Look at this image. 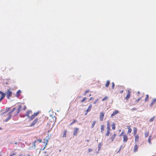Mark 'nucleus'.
Returning <instances> with one entry per match:
<instances>
[{"mask_svg":"<svg viewBox=\"0 0 156 156\" xmlns=\"http://www.w3.org/2000/svg\"><path fill=\"white\" fill-rule=\"evenodd\" d=\"M109 84H110V81L109 80H107V81L106 83L105 84V86L107 87H108L109 85Z\"/></svg>","mask_w":156,"mask_h":156,"instance_id":"bb28decb","label":"nucleus"},{"mask_svg":"<svg viewBox=\"0 0 156 156\" xmlns=\"http://www.w3.org/2000/svg\"><path fill=\"white\" fill-rule=\"evenodd\" d=\"M22 155V154H21L19 156H21Z\"/></svg>","mask_w":156,"mask_h":156,"instance_id":"3c124183","label":"nucleus"},{"mask_svg":"<svg viewBox=\"0 0 156 156\" xmlns=\"http://www.w3.org/2000/svg\"><path fill=\"white\" fill-rule=\"evenodd\" d=\"M141 99V97H140L139 98H138L137 100H136L135 101V102H136V103H138V102H139V101H140V100Z\"/></svg>","mask_w":156,"mask_h":156,"instance_id":"4c0bfd02","label":"nucleus"},{"mask_svg":"<svg viewBox=\"0 0 156 156\" xmlns=\"http://www.w3.org/2000/svg\"><path fill=\"white\" fill-rule=\"evenodd\" d=\"M91 94H89V96H91Z\"/></svg>","mask_w":156,"mask_h":156,"instance_id":"6e6d98bb","label":"nucleus"},{"mask_svg":"<svg viewBox=\"0 0 156 156\" xmlns=\"http://www.w3.org/2000/svg\"><path fill=\"white\" fill-rule=\"evenodd\" d=\"M92 149H91L89 148L88 149V152H90L92 151Z\"/></svg>","mask_w":156,"mask_h":156,"instance_id":"37998d69","label":"nucleus"},{"mask_svg":"<svg viewBox=\"0 0 156 156\" xmlns=\"http://www.w3.org/2000/svg\"><path fill=\"white\" fill-rule=\"evenodd\" d=\"M115 87V84L113 82H112V88L113 89Z\"/></svg>","mask_w":156,"mask_h":156,"instance_id":"58836bf2","label":"nucleus"},{"mask_svg":"<svg viewBox=\"0 0 156 156\" xmlns=\"http://www.w3.org/2000/svg\"><path fill=\"white\" fill-rule=\"evenodd\" d=\"M131 96V92L129 90H128L127 94L125 99L126 101L128 100L130 98Z\"/></svg>","mask_w":156,"mask_h":156,"instance_id":"6e6552de","label":"nucleus"},{"mask_svg":"<svg viewBox=\"0 0 156 156\" xmlns=\"http://www.w3.org/2000/svg\"><path fill=\"white\" fill-rule=\"evenodd\" d=\"M14 144H17V142H15V143H14Z\"/></svg>","mask_w":156,"mask_h":156,"instance_id":"4d7b16f0","label":"nucleus"},{"mask_svg":"<svg viewBox=\"0 0 156 156\" xmlns=\"http://www.w3.org/2000/svg\"><path fill=\"white\" fill-rule=\"evenodd\" d=\"M123 133L124 132L122 131L120 134L119 136H123V141L124 142L126 143L128 140V138L127 135L126 134H123Z\"/></svg>","mask_w":156,"mask_h":156,"instance_id":"20e7f679","label":"nucleus"},{"mask_svg":"<svg viewBox=\"0 0 156 156\" xmlns=\"http://www.w3.org/2000/svg\"><path fill=\"white\" fill-rule=\"evenodd\" d=\"M98 99H96L95 101L93 103V104H96L97 103V102H98Z\"/></svg>","mask_w":156,"mask_h":156,"instance_id":"79ce46f5","label":"nucleus"},{"mask_svg":"<svg viewBox=\"0 0 156 156\" xmlns=\"http://www.w3.org/2000/svg\"><path fill=\"white\" fill-rule=\"evenodd\" d=\"M42 142V140L41 139H37L36 140L34 141L33 143V146H32V148H35L36 147V143L38 144Z\"/></svg>","mask_w":156,"mask_h":156,"instance_id":"39448f33","label":"nucleus"},{"mask_svg":"<svg viewBox=\"0 0 156 156\" xmlns=\"http://www.w3.org/2000/svg\"><path fill=\"white\" fill-rule=\"evenodd\" d=\"M151 135L149 136L148 138V142L149 144H151Z\"/></svg>","mask_w":156,"mask_h":156,"instance_id":"b1692460","label":"nucleus"},{"mask_svg":"<svg viewBox=\"0 0 156 156\" xmlns=\"http://www.w3.org/2000/svg\"><path fill=\"white\" fill-rule=\"evenodd\" d=\"M38 122V119H35L34 121L32 122L30 125V126H33L35 125Z\"/></svg>","mask_w":156,"mask_h":156,"instance_id":"9d476101","label":"nucleus"},{"mask_svg":"<svg viewBox=\"0 0 156 156\" xmlns=\"http://www.w3.org/2000/svg\"><path fill=\"white\" fill-rule=\"evenodd\" d=\"M13 69V67H10L9 68V71H11Z\"/></svg>","mask_w":156,"mask_h":156,"instance_id":"a19ab883","label":"nucleus"},{"mask_svg":"<svg viewBox=\"0 0 156 156\" xmlns=\"http://www.w3.org/2000/svg\"><path fill=\"white\" fill-rule=\"evenodd\" d=\"M32 112V111L30 110L28 111L26 113V114L25 115V116H28V118L29 116H29V115L31 114Z\"/></svg>","mask_w":156,"mask_h":156,"instance_id":"dca6fc26","label":"nucleus"},{"mask_svg":"<svg viewBox=\"0 0 156 156\" xmlns=\"http://www.w3.org/2000/svg\"><path fill=\"white\" fill-rule=\"evenodd\" d=\"M90 91V90H87L85 91L84 93L83 94L84 95H86V94L89 92Z\"/></svg>","mask_w":156,"mask_h":156,"instance_id":"c9c22d12","label":"nucleus"},{"mask_svg":"<svg viewBox=\"0 0 156 156\" xmlns=\"http://www.w3.org/2000/svg\"><path fill=\"white\" fill-rule=\"evenodd\" d=\"M88 112H86V113H85V115H87V113H88Z\"/></svg>","mask_w":156,"mask_h":156,"instance_id":"8fccbe9b","label":"nucleus"},{"mask_svg":"<svg viewBox=\"0 0 156 156\" xmlns=\"http://www.w3.org/2000/svg\"><path fill=\"white\" fill-rule=\"evenodd\" d=\"M119 112V111L117 110H115V111H114L112 113L111 115V117L115 115H116Z\"/></svg>","mask_w":156,"mask_h":156,"instance_id":"ddd939ff","label":"nucleus"},{"mask_svg":"<svg viewBox=\"0 0 156 156\" xmlns=\"http://www.w3.org/2000/svg\"><path fill=\"white\" fill-rule=\"evenodd\" d=\"M26 106H24V107L23 108V110H25L26 109Z\"/></svg>","mask_w":156,"mask_h":156,"instance_id":"49530a36","label":"nucleus"},{"mask_svg":"<svg viewBox=\"0 0 156 156\" xmlns=\"http://www.w3.org/2000/svg\"><path fill=\"white\" fill-rule=\"evenodd\" d=\"M0 94H2V97L0 98V102H1V101L4 98L5 94L1 91H0Z\"/></svg>","mask_w":156,"mask_h":156,"instance_id":"9b49d317","label":"nucleus"},{"mask_svg":"<svg viewBox=\"0 0 156 156\" xmlns=\"http://www.w3.org/2000/svg\"><path fill=\"white\" fill-rule=\"evenodd\" d=\"M110 130H107L106 133L105 134V136H108L109 135Z\"/></svg>","mask_w":156,"mask_h":156,"instance_id":"cd10ccee","label":"nucleus"},{"mask_svg":"<svg viewBox=\"0 0 156 156\" xmlns=\"http://www.w3.org/2000/svg\"><path fill=\"white\" fill-rule=\"evenodd\" d=\"M0 156H2V155H0Z\"/></svg>","mask_w":156,"mask_h":156,"instance_id":"052dcab7","label":"nucleus"},{"mask_svg":"<svg viewBox=\"0 0 156 156\" xmlns=\"http://www.w3.org/2000/svg\"><path fill=\"white\" fill-rule=\"evenodd\" d=\"M108 98V97L107 96H105L104 98L102 99V101H104L106 100Z\"/></svg>","mask_w":156,"mask_h":156,"instance_id":"473e14b6","label":"nucleus"},{"mask_svg":"<svg viewBox=\"0 0 156 156\" xmlns=\"http://www.w3.org/2000/svg\"><path fill=\"white\" fill-rule=\"evenodd\" d=\"M104 126L103 125H101V132H102L104 130Z\"/></svg>","mask_w":156,"mask_h":156,"instance_id":"393cba45","label":"nucleus"},{"mask_svg":"<svg viewBox=\"0 0 156 156\" xmlns=\"http://www.w3.org/2000/svg\"><path fill=\"white\" fill-rule=\"evenodd\" d=\"M26 156H30V154H27Z\"/></svg>","mask_w":156,"mask_h":156,"instance_id":"603ef678","label":"nucleus"},{"mask_svg":"<svg viewBox=\"0 0 156 156\" xmlns=\"http://www.w3.org/2000/svg\"><path fill=\"white\" fill-rule=\"evenodd\" d=\"M2 129V128L1 127H0V130Z\"/></svg>","mask_w":156,"mask_h":156,"instance_id":"bf43d9fd","label":"nucleus"},{"mask_svg":"<svg viewBox=\"0 0 156 156\" xmlns=\"http://www.w3.org/2000/svg\"><path fill=\"white\" fill-rule=\"evenodd\" d=\"M77 120H74L73 122H72L70 124L69 126H71L72 125H73L74 123H75L76 122H77Z\"/></svg>","mask_w":156,"mask_h":156,"instance_id":"2f4dec72","label":"nucleus"},{"mask_svg":"<svg viewBox=\"0 0 156 156\" xmlns=\"http://www.w3.org/2000/svg\"><path fill=\"white\" fill-rule=\"evenodd\" d=\"M149 98V96L148 94H147L146 95V96L145 99V101H147L148 100Z\"/></svg>","mask_w":156,"mask_h":156,"instance_id":"72a5a7b5","label":"nucleus"},{"mask_svg":"<svg viewBox=\"0 0 156 156\" xmlns=\"http://www.w3.org/2000/svg\"><path fill=\"white\" fill-rule=\"evenodd\" d=\"M131 110L134 111L136 110V108H133L131 109Z\"/></svg>","mask_w":156,"mask_h":156,"instance_id":"a18cd8bd","label":"nucleus"},{"mask_svg":"<svg viewBox=\"0 0 156 156\" xmlns=\"http://www.w3.org/2000/svg\"><path fill=\"white\" fill-rule=\"evenodd\" d=\"M101 144L100 143H99L98 144V150H99L101 148Z\"/></svg>","mask_w":156,"mask_h":156,"instance_id":"f704fd0d","label":"nucleus"},{"mask_svg":"<svg viewBox=\"0 0 156 156\" xmlns=\"http://www.w3.org/2000/svg\"><path fill=\"white\" fill-rule=\"evenodd\" d=\"M22 108V106L21 105H19L18 106V108L17 109L16 111V110L13 112L12 114L13 116H15L17 115L21 111V109Z\"/></svg>","mask_w":156,"mask_h":156,"instance_id":"7ed1b4c3","label":"nucleus"},{"mask_svg":"<svg viewBox=\"0 0 156 156\" xmlns=\"http://www.w3.org/2000/svg\"><path fill=\"white\" fill-rule=\"evenodd\" d=\"M138 146L137 145H135L134 147V149L133 150V152H136L138 151Z\"/></svg>","mask_w":156,"mask_h":156,"instance_id":"a211bd4d","label":"nucleus"},{"mask_svg":"<svg viewBox=\"0 0 156 156\" xmlns=\"http://www.w3.org/2000/svg\"><path fill=\"white\" fill-rule=\"evenodd\" d=\"M94 99V98L92 97H91L89 99V101H91L92 99Z\"/></svg>","mask_w":156,"mask_h":156,"instance_id":"de8ad7c7","label":"nucleus"},{"mask_svg":"<svg viewBox=\"0 0 156 156\" xmlns=\"http://www.w3.org/2000/svg\"><path fill=\"white\" fill-rule=\"evenodd\" d=\"M149 131H147V132H146V133H144V136H145V137H147L149 135Z\"/></svg>","mask_w":156,"mask_h":156,"instance_id":"c85d7f7f","label":"nucleus"},{"mask_svg":"<svg viewBox=\"0 0 156 156\" xmlns=\"http://www.w3.org/2000/svg\"><path fill=\"white\" fill-rule=\"evenodd\" d=\"M135 141L138 142L139 141V135L137 134L136 135H135Z\"/></svg>","mask_w":156,"mask_h":156,"instance_id":"f3484780","label":"nucleus"},{"mask_svg":"<svg viewBox=\"0 0 156 156\" xmlns=\"http://www.w3.org/2000/svg\"><path fill=\"white\" fill-rule=\"evenodd\" d=\"M137 93H138V94H140V92H139V91H138V92H137Z\"/></svg>","mask_w":156,"mask_h":156,"instance_id":"5fc2aeb1","label":"nucleus"},{"mask_svg":"<svg viewBox=\"0 0 156 156\" xmlns=\"http://www.w3.org/2000/svg\"><path fill=\"white\" fill-rule=\"evenodd\" d=\"M107 130H111L110 122L109 121L107 122Z\"/></svg>","mask_w":156,"mask_h":156,"instance_id":"4468645a","label":"nucleus"},{"mask_svg":"<svg viewBox=\"0 0 156 156\" xmlns=\"http://www.w3.org/2000/svg\"><path fill=\"white\" fill-rule=\"evenodd\" d=\"M112 129L113 130H115V125L114 123H113L112 125Z\"/></svg>","mask_w":156,"mask_h":156,"instance_id":"a878e982","label":"nucleus"},{"mask_svg":"<svg viewBox=\"0 0 156 156\" xmlns=\"http://www.w3.org/2000/svg\"><path fill=\"white\" fill-rule=\"evenodd\" d=\"M16 110V108H13L9 112L8 114V117L5 120V122H7L9 119H10L12 117V113L13 112Z\"/></svg>","mask_w":156,"mask_h":156,"instance_id":"f03ea898","label":"nucleus"},{"mask_svg":"<svg viewBox=\"0 0 156 156\" xmlns=\"http://www.w3.org/2000/svg\"><path fill=\"white\" fill-rule=\"evenodd\" d=\"M156 102V99L154 98L153 100V101H152V102L151 103V104L150 105V106H152Z\"/></svg>","mask_w":156,"mask_h":156,"instance_id":"4be33fe9","label":"nucleus"},{"mask_svg":"<svg viewBox=\"0 0 156 156\" xmlns=\"http://www.w3.org/2000/svg\"><path fill=\"white\" fill-rule=\"evenodd\" d=\"M66 132H67L66 130H64V131L63 132V136H62L63 137H66Z\"/></svg>","mask_w":156,"mask_h":156,"instance_id":"c756f323","label":"nucleus"},{"mask_svg":"<svg viewBox=\"0 0 156 156\" xmlns=\"http://www.w3.org/2000/svg\"><path fill=\"white\" fill-rule=\"evenodd\" d=\"M86 141H87V142H89V140H86Z\"/></svg>","mask_w":156,"mask_h":156,"instance_id":"864d4df0","label":"nucleus"},{"mask_svg":"<svg viewBox=\"0 0 156 156\" xmlns=\"http://www.w3.org/2000/svg\"><path fill=\"white\" fill-rule=\"evenodd\" d=\"M46 141H47V143H46V144H47V142H48V140H46Z\"/></svg>","mask_w":156,"mask_h":156,"instance_id":"13d9d810","label":"nucleus"},{"mask_svg":"<svg viewBox=\"0 0 156 156\" xmlns=\"http://www.w3.org/2000/svg\"><path fill=\"white\" fill-rule=\"evenodd\" d=\"M39 113L38 112H37L36 113H34V114L32 115L31 116H29L28 118L30 120H32L34 119L36 116Z\"/></svg>","mask_w":156,"mask_h":156,"instance_id":"0eeeda50","label":"nucleus"},{"mask_svg":"<svg viewBox=\"0 0 156 156\" xmlns=\"http://www.w3.org/2000/svg\"><path fill=\"white\" fill-rule=\"evenodd\" d=\"M92 108V105L91 104L90 105H89V106L88 107V108L86 110V112H89L90 111Z\"/></svg>","mask_w":156,"mask_h":156,"instance_id":"6ab92c4d","label":"nucleus"},{"mask_svg":"<svg viewBox=\"0 0 156 156\" xmlns=\"http://www.w3.org/2000/svg\"><path fill=\"white\" fill-rule=\"evenodd\" d=\"M79 130V128H76L74 129L73 133V135L74 136H76L77 135V133L78 132V131Z\"/></svg>","mask_w":156,"mask_h":156,"instance_id":"f8f14e48","label":"nucleus"},{"mask_svg":"<svg viewBox=\"0 0 156 156\" xmlns=\"http://www.w3.org/2000/svg\"><path fill=\"white\" fill-rule=\"evenodd\" d=\"M105 115V113L103 112H101L100 114L99 117L101 121H102L104 119V118Z\"/></svg>","mask_w":156,"mask_h":156,"instance_id":"1a4fd4ad","label":"nucleus"},{"mask_svg":"<svg viewBox=\"0 0 156 156\" xmlns=\"http://www.w3.org/2000/svg\"><path fill=\"white\" fill-rule=\"evenodd\" d=\"M123 92V90H121L120 91V92H119V93L120 94H122V93Z\"/></svg>","mask_w":156,"mask_h":156,"instance_id":"09e8293b","label":"nucleus"},{"mask_svg":"<svg viewBox=\"0 0 156 156\" xmlns=\"http://www.w3.org/2000/svg\"><path fill=\"white\" fill-rule=\"evenodd\" d=\"M5 94L6 95L7 98L9 99L10 97H11L12 94V92L10 91V89H9L7 90Z\"/></svg>","mask_w":156,"mask_h":156,"instance_id":"423d86ee","label":"nucleus"},{"mask_svg":"<svg viewBox=\"0 0 156 156\" xmlns=\"http://www.w3.org/2000/svg\"><path fill=\"white\" fill-rule=\"evenodd\" d=\"M16 110V108H13L9 112L8 114V117L5 120V122H7L9 119H10L12 117V113L13 112Z\"/></svg>","mask_w":156,"mask_h":156,"instance_id":"f257e3e1","label":"nucleus"},{"mask_svg":"<svg viewBox=\"0 0 156 156\" xmlns=\"http://www.w3.org/2000/svg\"><path fill=\"white\" fill-rule=\"evenodd\" d=\"M87 99V98L86 97L84 98L81 101V102H83L85 101Z\"/></svg>","mask_w":156,"mask_h":156,"instance_id":"e433bc0d","label":"nucleus"},{"mask_svg":"<svg viewBox=\"0 0 156 156\" xmlns=\"http://www.w3.org/2000/svg\"><path fill=\"white\" fill-rule=\"evenodd\" d=\"M96 122L95 121H94L93 122V123H92L91 126V127L92 128H93L94 127V126L95 124H96Z\"/></svg>","mask_w":156,"mask_h":156,"instance_id":"7c9ffc66","label":"nucleus"},{"mask_svg":"<svg viewBox=\"0 0 156 156\" xmlns=\"http://www.w3.org/2000/svg\"><path fill=\"white\" fill-rule=\"evenodd\" d=\"M127 128L128 129V131L127 133H131L132 131V129L130 128V126H128Z\"/></svg>","mask_w":156,"mask_h":156,"instance_id":"5701e85b","label":"nucleus"},{"mask_svg":"<svg viewBox=\"0 0 156 156\" xmlns=\"http://www.w3.org/2000/svg\"><path fill=\"white\" fill-rule=\"evenodd\" d=\"M16 154V153H13L12 154H10L9 156H13L14 155H15Z\"/></svg>","mask_w":156,"mask_h":156,"instance_id":"c03bdc74","label":"nucleus"},{"mask_svg":"<svg viewBox=\"0 0 156 156\" xmlns=\"http://www.w3.org/2000/svg\"><path fill=\"white\" fill-rule=\"evenodd\" d=\"M154 117L152 118L150 120V122H152L153 121V120H154Z\"/></svg>","mask_w":156,"mask_h":156,"instance_id":"ea45409f","label":"nucleus"},{"mask_svg":"<svg viewBox=\"0 0 156 156\" xmlns=\"http://www.w3.org/2000/svg\"><path fill=\"white\" fill-rule=\"evenodd\" d=\"M137 129L136 128L134 127L133 129V135L134 136L136 135V134L137 132Z\"/></svg>","mask_w":156,"mask_h":156,"instance_id":"aec40b11","label":"nucleus"},{"mask_svg":"<svg viewBox=\"0 0 156 156\" xmlns=\"http://www.w3.org/2000/svg\"><path fill=\"white\" fill-rule=\"evenodd\" d=\"M21 91L20 90H18L16 93V96L17 97H19L20 96V94L21 93Z\"/></svg>","mask_w":156,"mask_h":156,"instance_id":"412c9836","label":"nucleus"},{"mask_svg":"<svg viewBox=\"0 0 156 156\" xmlns=\"http://www.w3.org/2000/svg\"><path fill=\"white\" fill-rule=\"evenodd\" d=\"M116 136V133H114L113 135H112L111 137L110 138V139L112 141H113L115 137Z\"/></svg>","mask_w":156,"mask_h":156,"instance_id":"2eb2a0df","label":"nucleus"}]
</instances>
